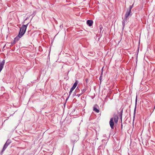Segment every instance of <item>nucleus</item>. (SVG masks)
I'll use <instances>...</instances> for the list:
<instances>
[{
  "mask_svg": "<svg viewBox=\"0 0 155 155\" xmlns=\"http://www.w3.org/2000/svg\"><path fill=\"white\" fill-rule=\"evenodd\" d=\"M113 120H114V121L116 123H117L118 121V117L117 115H114V116L113 117Z\"/></svg>",
  "mask_w": 155,
  "mask_h": 155,
  "instance_id": "1a4fd4ad",
  "label": "nucleus"
},
{
  "mask_svg": "<svg viewBox=\"0 0 155 155\" xmlns=\"http://www.w3.org/2000/svg\"><path fill=\"white\" fill-rule=\"evenodd\" d=\"M22 37V36H19V34H18V35L14 38L13 41L12 42V44H15L18 41L20 38H21Z\"/></svg>",
  "mask_w": 155,
  "mask_h": 155,
  "instance_id": "423d86ee",
  "label": "nucleus"
},
{
  "mask_svg": "<svg viewBox=\"0 0 155 155\" xmlns=\"http://www.w3.org/2000/svg\"><path fill=\"white\" fill-rule=\"evenodd\" d=\"M109 124L111 128L113 129L114 128V123L113 117H112L110 118L109 122Z\"/></svg>",
  "mask_w": 155,
  "mask_h": 155,
  "instance_id": "39448f33",
  "label": "nucleus"
},
{
  "mask_svg": "<svg viewBox=\"0 0 155 155\" xmlns=\"http://www.w3.org/2000/svg\"><path fill=\"white\" fill-rule=\"evenodd\" d=\"M97 104L95 105L93 107V110L97 113H98L100 111L99 109H98L97 108Z\"/></svg>",
  "mask_w": 155,
  "mask_h": 155,
  "instance_id": "6e6552de",
  "label": "nucleus"
},
{
  "mask_svg": "<svg viewBox=\"0 0 155 155\" xmlns=\"http://www.w3.org/2000/svg\"><path fill=\"white\" fill-rule=\"evenodd\" d=\"M93 23V21L92 20H88L87 21V24L89 26H92Z\"/></svg>",
  "mask_w": 155,
  "mask_h": 155,
  "instance_id": "0eeeda50",
  "label": "nucleus"
},
{
  "mask_svg": "<svg viewBox=\"0 0 155 155\" xmlns=\"http://www.w3.org/2000/svg\"><path fill=\"white\" fill-rule=\"evenodd\" d=\"M82 94H81V93L80 94H77L76 95V96H78V97H79Z\"/></svg>",
  "mask_w": 155,
  "mask_h": 155,
  "instance_id": "a211bd4d",
  "label": "nucleus"
},
{
  "mask_svg": "<svg viewBox=\"0 0 155 155\" xmlns=\"http://www.w3.org/2000/svg\"><path fill=\"white\" fill-rule=\"evenodd\" d=\"M88 86H85L84 87L83 89L81 90L82 93L81 94H84L85 92L88 89Z\"/></svg>",
  "mask_w": 155,
  "mask_h": 155,
  "instance_id": "ddd939ff",
  "label": "nucleus"
},
{
  "mask_svg": "<svg viewBox=\"0 0 155 155\" xmlns=\"http://www.w3.org/2000/svg\"><path fill=\"white\" fill-rule=\"evenodd\" d=\"M80 132L78 131L76 134H74L71 137V142L74 143L76 141L78 140L79 139V136L78 135L79 134Z\"/></svg>",
  "mask_w": 155,
  "mask_h": 155,
  "instance_id": "f03ea898",
  "label": "nucleus"
},
{
  "mask_svg": "<svg viewBox=\"0 0 155 155\" xmlns=\"http://www.w3.org/2000/svg\"><path fill=\"white\" fill-rule=\"evenodd\" d=\"M137 96H136V100H135V107L134 109V117H135V115L136 111V105H137Z\"/></svg>",
  "mask_w": 155,
  "mask_h": 155,
  "instance_id": "9d476101",
  "label": "nucleus"
},
{
  "mask_svg": "<svg viewBox=\"0 0 155 155\" xmlns=\"http://www.w3.org/2000/svg\"><path fill=\"white\" fill-rule=\"evenodd\" d=\"M102 74H103L102 73H101V74L100 77V81L101 80V77H102Z\"/></svg>",
  "mask_w": 155,
  "mask_h": 155,
  "instance_id": "6ab92c4d",
  "label": "nucleus"
},
{
  "mask_svg": "<svg viewBox=\"0 0 155 155\" xmlns=\"http://www.w3.org/2000/svg\"><path fill=\"white\" fill-rule=\"evenodd\" d=\"M88 79L87 78H86L85 79L86 83V84H87L88 83Z\"/></svg>",
  "mask_w": 155,
  "mask_h": 155,
  "instance_id": "f3484780",
  "label": "nucleus"
},
{
  "mask_svg": "<svg viewBox=\"0 0 155 155\" xmlns=\"http://www.w3.org/2000/svg\"><path fill=\"white\" fill-rule=\"evenodd\" d=\"M11 143L10 140H8L5 144H4L2 150L1 152H0V155H2V153L6 149L8 146Z\"/></svg>",
  "mask_w": 155,
  "mask_h": 155,
  "instance_id": "7ed1b4c3",
  "label": "nucleus"
},
{
  "mask_svg": "<svg viewBox=\"0 0 155 155\" xmlns=\"http://www.w3.org/2000/svg\"><path fill=\"white\" fill-rule=\"evenodd\" d=\"M28 25V24L26 25H23L20 28L19 32V36H22L24 34Z\"/></svg>",
  "mask_w": 155,
  "mask_h": 155,
  "instance_id": "f257e3e1",
  "label": "nucleus"
},
{
  "mask_svg": "<svg viewBox=\"0 0 155 155\" xmlns=\"http://www.w3.org/2000/svg\"><path fill=\"white\" fill-rule=\"evenodd\" d=\"M127 21V19L124 18V20L122 21V25H123V28L122 30H123L125 27V22H126Z\"/></svg>",
  "mask_w": 155,
  "mask_h": 155,
  "instance_id": "f8f14e48",
  "label": "nucleus"
},
{
  "mask_svg": "<svg viewBox=\"0 0 155 155\" xmlns=\"http://www.w3.org/2000/svg\"><path fill=\"white\" fill-rule=\"evenodd\" d=\"M130 12L131 11L129 10L127 12H126L125 15V18L127 19V18L129 16L131 15H130Z\"/></svg>",
  "mask_w": 155,
  "mask_h": 155,
  "instance_id": "9b49d317",
  "label": "nucleus"
},
{
  "mask_svg": "<svg viewBox=\"0 0 155 155\" xmlns=\"http://www.w3.org/2000/svg\"><path fill=\"white\" fill-rule=\"evenodd\" d=\"M78 81H76L75 83L74 84H73V87H71V88L70 89V91L69 92V96H70L71 95V93L72 92V91L74 90L75 88V87H76L78 83Z\"/></svg>",
  "mask_w": 155,
  "mask_h": 155,
  "instance_id": "20e7f679",
  "label": "nucleus"
},
{
  "mask_svg": "<svg viewBox=\"0 0 155 155\" xmlns=\"http://www.w3.org/2000/svg\"><path fill=\"white\" fill-rule=\"evenodd\" d=\"M69 97H70V96H69V95L68 96V97L66 98V101H67L68 100V98H69Z\"/></svg>",
  "mask_w": 155,
  "mask_h": 155,
  "instance_id": "aec40b11",
  "label": "nucleus"
},
{
  "mask_svg": "<svg viewBox=\"0 0 155 155\" xmlns=\"http://www.w3.org/2000/svg\"><path fill=\"white\" fill-rule=\"evenodd\" d=\"M99 28H100V32L101 33L102 29H103V27L101 25H100Z\"/></svg>",
  "mask_w": 155,
  "mask_h": 155,
  "instance_id": "dca6fc26",
  "label": "nucleus"
},
{
  "mask_svg": "<svg viewBox=\"0 0 155 155\" xmlns=\"http://www.w3.org/2000/svg\"><path fill=\"white\" fill-rule=\"evenodd\" d=\"M123 112V108L121 109L120 113L119 114V116L120 117V119L121 120H122V119Z\"/></svg>",
  "mask_w": 155,
  "mask_h": 155,
  "instance_id": "4468645a",
  "label": "nucleus"
},
{
  "mask_svg": "<svg viewBox=\"0 0 155 155\" xmlns=\"http://www.w3.org/2000/svg\"><path fill=\"white\" fill-rule=\"evenodd\" d=\"M74 95H76V94H74Z\"/></svg>",
  "mask_w": 155,
  "mask_h": 155,
  "instance_id": "4be33fe9",
  "label": "nucleus"
},
{
  "mask_svg": "<svg viewBox=\"0 0 155 155\" xmlns=\"http://www.w3.org/2000/svg\"><path fill=\"white\" fill-rule=\"evenodd\" d=\"M134 6V4L131 5H130L129 7V11H131V10L132 8H133Z\"/></svg>",
  "mask_w": 155,
  "mask_h": 155,
  "instance_id": "2eb2a0df",
  "label": "nucleus"
},
{
  "mask_svg": "<svg viewBox=\"0 0 155 155\" xmlns=\"http://www.w3.org/2000/svg\"><path fill=\"white\" fill-rule=\"evenodd\" d=\"M122 126H123V125H122V124H121V127L122 129Z\"/></svg>",
  "mask_w": 155,
  "mask_h": 155,
  "instance_id": "412c9836",
  "label": "nucleus"
}]
</instances>
